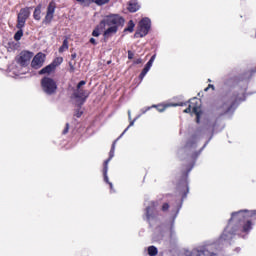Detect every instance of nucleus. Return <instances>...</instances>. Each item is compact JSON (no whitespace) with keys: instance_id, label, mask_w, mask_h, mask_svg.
Segmentation results:
<instances>
[{"instance_id":"nucleus-43","label":"nucleus","mask_w":256,"mask_h":256,"mask_svg":"<svg viewBox=\"0 0 256 256\" xmlns=\"http://www.w3.org/2000/svg\"><path fill=\"white\" fill-rule=\"evenodd\" d=\"M162 209L164 210V211H167V209H169V204H164L163 206H162Z\"/></svg>"},{"instance_id":"nucleus-35","label":"nucleus","mask_w":256,"mask_h":256,"mask_svg":"<svg viewBox=\"0 0 256 256\" xmlns=\"http://www.w3.org/2000/svg\"><path fill=\"white\" fill-rule=\"evenodd\" d=\"M81 115H83V111H81L79 108L78 110H76L75 117H77L79 119L81 117Z\"/></svg>"},{"instance_id":"nucleus-39","label":"nucleus","mask_w":256,"mask_h":256,"mask_svg":"<svg viewBox=\"0 0 256 256\" xmlns=\"http://www.w3.org/2000/svg\"><path fill=\"white\" fill-rule=\"evenodd\" d=\"M146 217H147V219L151 218V208L146 209Z\"/></svg>"},{"instance_id":"nucleus-6","label":"nucleus","mask_w":256,"mask_h":256,"mask_svg":"<svg viewBox=\"0 0 256 256\" xmlns=\"http://www.w3.org/2000/svg\"><path fill=\"white\" fill-rule=\"evenodd\" d=\"M42 91L46 95H55L57 93V82L53 78L44 77L41 79Z\"/></svg>"},{"instance_id":"nucleus-42","label":"nucleus","mask_w":256,"mask_h":256,"mask_svg":"<svg viewBox=\"0 0 256 256\" xmlns=\"http://www.w3.org/2000/svg\"><path fill=\"white\" fill-rule=\"evenodd\" d=\"M89 43L92 45H97V40H95V38H90Z\"/></svg>"},{"instance_id":"nucleus-32","label":"nucleus","mask_w":256,"mask_h":256,"mask_svg":"<svg viewBox=\"0 0 256 256\" xmlns=\"http://www.w3.org/2000/svg\"><path fill=\"white\" fill-rule=\"evenodd\" d=\"M99 35H101V32L99 31V26H97L93 32H92V36L93 37H99Z\"/></svg>"},{"instance_id":"nucleus-31","label":"nucleus","mask_w":256,"mask_h":256,"mask_svg":"<svg viewBox=\"0 0 256 256\" xmlns=\"http://www.w3.org/2000/svg\"><path fill=\"white\" fill-rule=\"evenodd\" d=\"M110 0H92V3H96V5H106Z\"/></svg>"},{"instance_id":"nucleus-17","label":"nucleus","mask_w":256,"mask_h":256,"mask_svg":"<svg viewBox=\"0 0 256 256\" xmlns=\"http://www.w3.org/2000/svg\"><path fill=\"white\" fill-rule=\"evenodd\" d=\"M33 18L35 19V21H41V4L36 6L33 12Z\"/></svg>"},{"instance_id":"nucleus-23","label":"nucleus","mask_w":256,"mask_h":256,"mask_svg":"<svg viewBox=\"0 0 256 256\" xmlns=\"http://www.w3.org/2000/svg\"><path fill=\"white\" fill-rule=\"evenodd\" d=\"M61 63H63V57H56L50 64L54 66V69H57Z\"/></svg>"},{"instance_id":"nucleus-33","label":"nucleus","mask_w":256,"mask_h":256,"mask_svg":"<svg viewBox=\"0 0 256 256\" xmlns=\"http://www.w3.org/2000/svg\"><path fill=\"white\" fill-rule=\"evenodd\" d=\"M87 82L84 80H81L78 84H77V89H81V87H83V85H86Z\"/></svg>"},{"instance_id":"nucleus-40","label":"nucleus","mask_w":256,"mask_h":256,"mask_svg":"<svg viewBox=\"0 0 256 256\" xmlns=\"http://www.w3.org/2000/svg\"><path fill=\"white\" fill-rule=\"evenodd\" d=\"M209 89H213V91H215V86L212 85V84H209L208 87H206V88L204 89V91H209Z\"/></svg>"},{"instance_id":"nucleus-30","label":"nucleus","mask_w":256,"mask_h":256,"mask_svg":"<svg viewBox=\"0 0 256 256\" xmlns=\"http://www.w3.org/2000/svg\"><path fill=\"white\" fill-rule=\"evenodd\" d=\"M147 73H149V69L144 67L139 75L140 81H143V79H145V75H147Z\"/></svg>"},{"instance_id":"nucleus-37","label":"nucleus","mask_w":256,"mask_h":256,"mask_svg":"<svg viewBox=\"0 0 256 256\" xmlns=\"http://www.w3.org/2000/svg\"><path fill=\"white\" fill-rule=\"evenodd\" d=\"M133 63H134V65H141V63H143V59L138 58V59L134 60Z\"/></svg>"},{"instance_id":"nucleus-22","label":"nucleus","mask_w":256,"mask_h":256,"mask_svg":"<svg viewBox=\"0 0 256 256\" xmlns=\"http://www.w3.org/2000/svg\"><path fill=\"white\" fill-rule=\"evenodd\" d=\"M104 181L110 185V189L113 190V183L109 182V177L107 176V162L104 164Z\"/></svg>"},{"instance_id":"nucleus-15","label":"nucleus","mask_w":256,"mask_h":256,"mask_svg":"<svg viewBox=\"0 0 256 256\" xmlns=\"http://www.w3.org/2000/svg\"><path fill=\"white\" fill-rule=\"evenodd\" d=\"M51 73H55V66L53 64H49L39 71V75H51Z\"/></svg>"},{"instance_id":"nucleus-16","label":"nucleus","mask_w":256,"mask_h":256,"mask_svg":"<svg viewBox=\"0 0 256 256\" xmlns=\"http://www.w3.org/2000/svg\"><path fill=\"white\" fill-rule=\"evenodd\" d=\"M245 77L242 76H234L228 80H226V85H237L240 81H243Z\"/></svg>"},{"instance_id":"nucleus-12","label":"nucleus","mask_w":256,"mask_h":256,"mask_svg":"<svg viewBox=\"0 0 256 256\" xmlns=\"http://www.w3.org/2000/svg\"><path fill=\"white\" fill-rule=\"evenodd\" d=\"M187 256H215V254L209 252L205 248L194 249L191 252L186 253Z\"/></svg>"},{"instance_id":"nucleus-38","label":"nucleus","mask_w":256,"mask_h":256,"mask_svg":"<svg viewBox=\"0 0 256 256\" xmlns=\"http://www.w3.org/2000/svg\"><path fill=\"white\" fill-rule=\"evenodd\" d=\"M135 57V54L131 51V50H128V59H133Z\"/></svg>"},{"instance_id":"nucleus-14","label":"nucleus","mask_w":256,"mask_h":256,"mask_svg":"<svg viewBox=\"0 0 256 256\" xmlns=\"http://www.w3.org/2000/svg\"><path fill=\"white\" fill-rule=\"evenodd\" d=\"M127 9L130 13H137L141 9V5H139L137 0H130Z\"/></svg>"},{"instance_id":"nucleus-5","label":"nucleus","mask_w":256,"mask_h":256,"mask_svg":"<svg viewBox=\"0 0 256 256\" xmlns=\"http://www.w3.org/2000/svg\"><path fill=\"white\" fill-rule=\"evenodd\" d=\"M187 105V102H178V103H160V104H154L152 106H148L141 109V115H145L147 111H151V109H157L159 113H163V111L169 109V107H184Z\"/></svg>"},{"instance_id":"nucleus-25","label":"nucleus","mask_w":256,"mask_h":256,"mask_svg":"<svg viewBox=\"0 0 256 256\" xmlns=\"http://www.w3.org/2000/svg\"><path fill=\"white\" fill-rule=\"evenodd\" d=\"M26 23H27V20H21L20 18H17L16 28L23 30Z\"/></svg>"},{"instance_id":"nucleus-1","label":"nucleus","mask_w":256,"mask_h":256,"mask_svg":"<svg viewBox=\"0 0 256 256\" xmlns=\"http://www.w3.org/2000/svg\"><path fill=\"white\" fill-rule=\"evenodd\" d=\"M256 210L252 211H239L232 213V217L229 221L228 226L224 230V233L221 236V239L224 241H229V239H233V232H231V229H233L232 223H238V229L242 233H249L251 229H253V223H251V219L255 217Z\"/></svg>"},{"instance_id":"nucleus-10","label":"nucleus","mask_w":256,"mask_h":256,"mask_svg":"<svg viewBox=\"0 0 256 256\" xmlns=\"http://www.w3.org/2000/svg\"><path fill=\"white\" fill-rule=\"evenodd\" d=\"M33 59V53L30 51H22L19 57L16 58V63L21 67H27L29 62Z\"/></svg>"},{"instance_id":"nucleus-46","label":"nucleus","mask_w":256,"mask_h":256,"mask_svg":"<svg viewBox=\"0 0 256 256\" xmlns=\"http://www.w3.org/2000/svg\"><path fill=\"white\" fill-rule=\"evenodd\" d=\"M206 145H207V144H204L203 148H205V147H206Z\"/></svg>"},{"instance_id":"nucleus-7","label":"nucleus","mask_w":256,"mask_h":256,"mask_svg":"<svg viewBox=\"0 0 256 256\" xmlns=\"http://www.w3.org/2000/svg\"><path fill=\"white\" fill-rule=\"evenodd\" d=\"M151 29V19L149 18H143L139 22V28L135 32L134 37L136 38H143L146 37V35H149V30Z\"/></svg>"},{"instance_id":"nucleus-36","label":"nucleus","mask_w":256,"mask_h":256,"mask_svg":"<svg viewBox=\"0 0 256 256\" xmlns=\"http://www.w3.org/2000/svg\"><path fill=\"white\" fill-rule=\"evenodd\" d=\"M201 155V150L192 154V159H197Z\"/></svg>"},{"instance_id":"nucleus-21","label":"nucleus","mask_w":256,"mask_h":256,"mask_svg":"<svg viewBox=\"0 0 256 256\" xmlns=\"http://www.w3.org/2000/svg\"><path fill=\"white\" fill-rule=\"evenodd\" d=\"M128 119L130 121V124L128 125V127L123 131L122 135H125V133H127V131H129V127H133V125H135V122L137 121V118H135L134 120H131V110H128Z\"/></svg>"},{"instance_id":"nucleus-2","label":"nucleus","mask_w":256,"mask_h":256,"mask_svg":"<svg viewBox=\"0 0 256 256\" xmlns=\"http://www.w3.org/2000/svg\"><path fill=\"white\" fill-rule=\"evenodd\" d=\"M124 25L125 18L119 15L108 16L102 20L100 22V27H108V29H106L103 33L105 43H107L112 35L117 34L119 27H123Z\"/></svg>"},{"instance_id":"nucleus-29","label":"nucleus","mask_w":256,"mask_h":256,"mask_svg":"<svg viewBox=\"0 0 256 256\" xmlns=\"http://www.w3.org/2000/svg\"><path fill=\"white\" fill-rule=\"evenodd\" d=\"M77 3H80V5H83L84 7H89L91 5L92 0H76Z\"/></svg>"},{"instance_id":"nucleus-11","label":"nucleus","mask_w":256,"mask_h":256,"mask_svg":"<svg viewBox=\"0 0 256 256\" xmlns=\"http://www.w3.org/2000/svg\"><path fill=\"white\" fill-rule=\"evenodd\" d=\"M45 54L43 52L37 53L32 62H31V67L33 69H41L43 67V64L45 63Z\"/></svg>"},{"instance_id":"nucleus-9","label":"nucleus","mask_w":256,"mask_h":256,"mask_svg":"<svg viewBox=\"0 0 256 256\" xmlns=\"http://www.w3.org/2000/svg\"><path fill=\"white\" fill-rule=\"evenodd\" d=\"M55 9H57V3L52 0L48 4L46 16L42 22L44 25H49L53 21V17H55Z\"/></svg>"},{"instance_id":"nucleus-26","label":"nucleus","mask_w":256,"mask_h":256,"mask_svg":"<svg viewBox=\"0 0 256 256\" xmlns=\"http://www.w3.org/2000/svg\"><path fill=\"white\" fill-rule=\"evenodd\" d=\"M157 57V55H153L151 58H150V60L146 63V65H145V68L146 69H148V70H150L151 69V67H153V62L155 61V58Z\"/></svg>"},{"instance_id":"nucleus-34","label":"nucleus","mask_w":256,"mask_h":256,"mask_svg":"<svg viewBox=\"0 0 256 256\" xmlns=\"http://www.w3.org/2000/svg\"><path fill=\"white\" fill-rule=\"evenodd\" d=\"M67 133H69V123H66V126L62 132L63 135H67Z\"/></svg>"},{"instance_id":"nucleus-4","label":"nucleus","mask_w":256,"mask_h":256,"mask_svg":"<svg viewBox=\"0 0 256 256\" xmlns=\"http://www.w3.org/2000/svg\"><path fill=\"white\" fill-rule=\"evenodd\" d=\"M183 113H194L196 115V123H201V99L195 97L189 100L188 107L183 111Z\"/></svg>"},{"instance_id":"nucleus-18","label":"nucleus","mask_w":256,"mask_h":256,"mask_svg":"<svg viewBox=\"0 0 256 256\" xmlns=\"http://www.w3.org/2000/svg\"><path fill=\"white\" fill-rule=\"evenodd\" d=\"M19 49V43L15 41H9L7 44V50L8 51H17Z\"/></svg>"},{"instance_id":"nucleus-45","label":"nucleus","mask_w":256,"mask_h":256,"mask_svg":"<svg viewBox=\"0 0 256 256\" xmlns=\"http://www.w3.org/2000/svg\"><path fill=\"white\" fill-rule=\"evenodd\" d=\"M121 137H123V134H121L120 136H118V139H116V141H119V139H121Z\"/></svg>"},{"instance_id":"nucleus-3","label":"nucleus","mask_w":256,"mask_h":256,"mask_svg":"<svg viewBox=\"0 0 256 256\" xmlns=\"http://www.w3.org/2000/svg\"><path fill=\"white\" fill-rule=\"evenodd\" d=\"M245 101V95L234 92L227 102H224L220 109L221 115H229V113H235V109L239 107V103Z\"/></svg>"},{"instance_id":"nucleus-47","label":"nucleus","mask_w":256,"mask_h":256,"mask_svg":"<svg viewBox=\"0 0 256 256\" xmlns=\"http://www.w3.org/2000/svg\"><path fill=\"white\" fill-rule=\"evenodd\" d=\"M255 37H256V33H255Z\"/></svg>"},{"instance_id":"nucleus-8","label":"nucleus","mask_w":256,"mask_h":256,"mask_svg":"<svg viewBox=\"0 0 256 256\" xmlns=\"http://www.w3.org/2000/svg\"><path fill=\"white\" fill-rule=\"evenodd\" d=\"M73 97L74 99H77V107L81 108L85 105V101H87V98L89 97V92L80 88L73 93Z\"/></svg>"},{"instance_id":"nucleus-41","label":"nucleus","mask_w":256,"mask_h":256,"mask_svg":"<svg viewBox=\"0 0 256 256\" xmlns=\"http://www.w3.org/2000/svg\"><path fill=\"white\" fill-rule=\"evenodd\" d=\"M69 67H70V73H75V66H73L71 62L69 63Z\"/></svg>"},{"instance_id":"nucleus-28","label":"nucleus","mask_w":256,"mask_h":256,"mask_svg":"<svg viewBox=\"0 0 256 256\" xmlns=\"http://www.w3.org/2000/svg\"><path fill=\"white\" fill-rule=\"evenodd\" d=\"M22 37H23V30L18 29V31L14 34V39L16 41H21Z\"/></svg>"},{"instance_id":"nucleus-13","label":"nucleus","mask_w":256,"mask_h":256,"mask_svg":"<svg viewBox=\"0 0 256 256\" xmlns=\"http://www.w3.org/2000/svg\"><path fill=\"white\" fill-rule=\"evenodd\" d=\"M31 15V7L21 8L20 12L17 15V19H21L23 21H27Z\"/></svg>"},{"instance_id":"nucleus-24","label":"nucleus","mask_w":256,"mask_h":256,"mask_svg":"<svg viewBox=\"0 0 256 256\" xmlns=\"http://www.w3.org/2000/svg\"><path fill=\"white\" fill-rule=\"evenodd\" d=\"M117 143V140H115L112 144L111 150L109 152V157L106 161H111V159H113V157H115V145Z\"/></svg>"},{"instance_id":"nucleus-27","label":"nucleus","mask_w":256,"mask_h":256,"mask_svg":"<svg viewBox=\"0 0 256 256\" xmlns=\"http://www.w3.org/2000/svg\"><path fill=\"white\" fill-rule=\"evenodd\" d=\"M157 253H158L157 247L155 246L148 247V255L155 256L157 255Z\"/></svg>"},{"instance_id":"nucleus-20","label":"nucleus","mask_w":256,"mask_h":256,"mask_svg":"<svg viewBox=\"0 0 256 256\" xmlns=\"http://www.w3.org/2000/svg\"><path fill=\"white\" fill-rule=\"evenodd\" d=\"M67 49H69V38L66 37L63 40V43L58 51H59V53H64V51H67Z\"/></svg>"},{"instance_id":"nucleus-44","label":"nucleus","mask_w":256,"mask_h":256,"mask_svg":"<svg viewBox=\"0 0 256 256\" xmlns=\"http://www.w3.org/2000/svg\"><path fill=\"white\" fill-rule=\"evenodd\" d=\"M71 59H72V60L77 59V53H73V54H71Z\"/></svg>"},{"instance_id":"nucleus-19","label":"nucleus","mask_w":256,"mask_h":256,"mask_svg":"<svg viewBox=\"0 0 256 256\" xmlns=\"http://www.w3.org/2000/svg\"><path fill=\"white\" fill-rule=\"evenodd\" d=\"M133 31H135V22L129 20L127 27L124 29V33H133Z\"/></svg>"}]
</instances>
